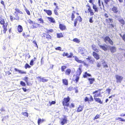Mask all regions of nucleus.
I'll return each mask as SVG.
<instances>
[{"label":"nucleus","mask_w":125,"mask_h":125,"mask_svg":"<svg viewBox=\"0 0 125 125\" xmlns=\"http://www.w3.org/2000/svg\"><path fill=\"white\" fill-rule=\"evenodd\" d=\"M81 72V69L80 68H79L76 73V75H74V78L75 79V80L76 82L78 81L79 78V76L80 75Z\"/></svg>","instance_id":"f257e3e1"},{"label":"nucleus","mask_w":125,"mask_h":125,"mask_svg":"<svg viewBox=\"0 0 125 125\" xmlns=\"http://www.w3.org/2000/svg\"><path fill=\"white\" fill-rule=\"evenodd\" d=\"M70 99L69 96L66 98H65L62 102L64 106H68L69 104L68 103Z\"/></svg>","instance_id":"f03ea898"},{"label":"nucleus","mask_w":125,"mask_h":125,"mask_svg":"<svg viewBox=\"0 0 125 125\" xmlns=\"http://www.w3.org/2000/svg\"><path fill=\"white\" fill-rule=\"evenodd\" d=\"M104 42L107 44L110 43L111 45H113V42L110 38L108 36L106 37L104 39Z\"/></svg>","instance_id":"7ed1b4c3"},{"label":"nucleus","mask_w":125,"mask_h":125,"mask_svg":"<svg viewBox=\"0 0 125 125\" xmlns=\"http://www.w3.org/2000/svg\"><path fill=\"white\" fill-rule=\"evenodd\" d=\"M115 76L116 80V82L120 83L123 79V77L118 75H116Z\"/></svg>","instance_id":"20e7f679"},{"label":"nucleus","mask_w":125,"mask_h":125,"mask_svg":"<svg viewBox=\"0 0 125 125\" xmlns=\"http://www.w3.org/2000/svg\"><path fill=\"white\" fill-rule=\"evenodd\" d=\"M67 118L65 116L64 118H62L61 119V123L62 125H63L67 123Z\"/></svg>","instance_id":"39448f33"},{"label":"nucleus","mask_w":125,"mask_h":125,"mask_svg":"<svg viewBox=\"0 0 125 125\" xmlns=\"http://www.w3.org/2000/svg\"><path fill=\"white\" fill-rule=\"evenodd\" d=\"M110 50L112 53L115 52L116 51V48L115 46H110Z\"/></svg>","instance_id":"423d86ee"},{"label":"nucleus","mask_w":125,"mask_h":125,"mask_svg":"<svg viewBox=\"0 0 125 125\" xmlns=\"http://www.w3.org/2000/svg\"><path fill=\"white\" fill-rule=\"evenodd\" d=\"M93 56L96 59V60H98L99 59V55L95 52H93Z\"/></svg>","instance_id":"0eeeda50"},{"label":"nucleus","mask_w":125,"mask_h":125,"mask_svg":"<svg viewBox=\"0 0 125 125\" xmlns=\"http://www.w3.org/2000/svg\"><path fill=\"white\" fill-rule=\"evenodd\" d=\"M99 46L100 48L102 49L105 51H106L107 50V46L105 45L104 46H102L101 45H99Z\"/></svg>","instance_id":"6e6552de"},{"label":"nucleus","mask_w":125,"mask_h":125,"mask_svg":"<svg viewBox=\"0 0 125 125\" xmlns=\"http://www.w3.org/2000/svg\"><path fill=\"white\" fill-rule=\"evenodd\" d=\"M92 48L94 51L97 52H99V50L96 47V46L94 45H92Z\"/></svg>","instance_id":"1a4fd4ad"},{"label":"nucleus","mask_w":125,"mask_h":125,"mask_svg":"<svg viewBox=\"0 0 125 125\" xmlns=\"http://www.w3.org/2000/svg\"><path fill=\"white\" fill-rule=\"evenodd\" d=\"M83 106L80 105L78 107L77 111L78 112L81 111L83 109Z\"/></svg>","instance_id":"9d476101"},{"label":"nucleus","mask_w":125,"mask_h":125,"mask_svg":"<svg viewBox=\"0 0 125 125\" xmlns=\"http://www.w3.org/2000/svg\"><path fill=\"white\" fill-rule=\"evenodd\" d=\"M39 25H40L36 23H33L32 24V26L33 27V28H35L38 27H41L39 26Z\"/></svg>","instance_id":"9b49d317"},{"label":"nucleus","mask_w":125,"mask_h":125,"mask_svg":"<svg viewBox=\"0 0 125 125\" xmlns=\"http://www.w3.org/2000/svg\"><path fill=\"white\" fill-rule=\"evenodd\" d=\"M17 30L19 32H21L22 31V27L21 25H19L18 26Z\"/></svg>","instance_id":"f8f14e48"},{"label":"nucleus","mask_w":125,"mask_h":125,"mask_svg":"<svg viewBox=\"0 0 125 125\" xmlns=\"http://www.w3.org/2000/svg\"><path fill=\"white\" fill-rule=\"evenodd\" d=\"M44 11L48 15H51L52 14V11L50 10H47L45 9H44Z\"/></svg>","instance_id":"ddd939ff"},{"label":"nucleus","mask_w":125,"mask_h":125,"mask_svg":"<svg viewBox=\"0 0 125 125\" xmlns=\"http://www.w3.org/2000/svg\"><path fill=\"white\" fill-rule=\"evenodd\" d=\"M112 10L115 13H117L118 11L117 8L115 6H114L112 8Z\"/></svg>","instance_id":"4468645a"},{"label":"nucleus","mask_w":125,"mask_h":125,"mask_svg":"<svg viewBox=\"0 0 125 125\" xmlns=\"http://www.w3.org/2000/svg\"><path fill=\"white\" fill-rule=\"evenodd\" d=\"M15 70L16 72H19V73H22V74H26V72H24L23 71H21V70H18L16 68H15Z\"/></svg>","instance_id":"2eb2a0df"},{"label":"nucleus","mask_w":125,"mask_h":125,"mask_svg":"<svg viewBox=\"0 0 125 125\" xmlns=\"http://www.w3.org/2000/svg\"><path fill=\"white\" fill-rule=\"evenodd\" d=\"M93 8L95 12H98V8L94 4H93Z\"/></svg>","instance_id":"dca6fc26"},{"label":"nucleus","mask_w":125,"mask_h":125,"mask_svg":"<svg viewBox=\"0 0 125 125\" xmlns=\"http://www.w3.org/2000/svg\"><path fill=\"white\" fill-rule=\"evenodd\" d=\"M47 18L49 20L52 22L54 23L55 22L54 19L52 17H47Z\"/></svg>","instance_id":"f3484780"},{"label":"nucleus","mask_w":125,"mask_h":125,"mask_svg":"<svg viewBox=\"0 0 125 125\" xmlns=\"http://www.w3.org/2000/svg\"><path fill=\"white\" fill-rule=\"evenodd\" d=\"M59 27L60 29L62 30H63L65 28V27L63 25L60 24L59 25Z\"/></svg>","instance_id":"a211bd4d"},{"label":"nucleus","mask_w":125,"mask_h":125,"mask_svg":"<svg viewBox=\"0 0 125 125\" xmlns=\"http://www.w3.org/2000/svg\"><path fill=\"white\" fill-rule=\"evenodd\" d=\"M94 99L96 101L98 102L100 104H102L103 102H101V100L100 99L97 98H94Z\"/></svg>","instance_id":"6ab92c4d"},{"label":"nucleus","mask_w":125,"mask_h":125,"mask_svg":"<svg viewBox=\"0 0 125 125\" xmlns=\"http://www.w3.org/2000/svg\"><path fill=\"white\" fill-rule=\"evenodd\" d=\"M71 70L69 69H67L65 72V73L66 75H69L71 72Z\"/></svg>","instance_id":"aec40b11"},{"label":"nucleus","mask_w":125,"mask_h":125,"mask_svg":"<svg viewBox=\"0 0 125 125\" xmlns=\"http://www.w3.org/2000/svg\"><path fill=\"white\" fill-rule=\"evenodd\" d=\"M91 76V75L90 74L87 73V72H85L83 75V77L84 78H85L88 76Z\"/></svg>","instance_id":"412c9836"},{"label":"nucleus","mask_w":125,"mask_h":125,"mask_svg":"<svg viewBox=\"0 0 125 125\" xmlns=\"http://www.w3.org/2000/svg\"><path fill=\"white\" fill-rule=\"evenodd\" d=\"M88 80L90 82V84H91L93 83V81H94L95 80L94 78H89L88 79Z\"/></svg>","instance_id":"4be33fe9"},{"label":"nucleus","mask_w":125,"mask_h":125,"mask_svg":"<svg viewBox=\"0 0 125 125\" xmlns=\"http://www.w3.org/2000/svg\"><path fill=\"white\" fill-rule=\"evenodd\" d=\"M75 60L78 62L79 63H81L82 62V61L81 60H79V59L76 57H75Z\"/></svg>","instance_id":"5701e85b"},{"label":"nucleus","mask_w":125,"mask_h":125,"mask_svg":"<svg viewBox=\"0 0 125 125\" xmlns=\"http://www.w3.org/2000/svg\"><path fill=\"white\" fill-rule=\"evenodd\" d=\"M5 20L3 19H2L0 21V23L1 24H2L3 25V26H5Z\"/></svg>","instance_id":"b1692460"},{"label":"nucleus","mask_w":125,"mask_h":125,"mask_svg":"<svg viewBox=\"0 0 125 125\" xmlns=\"http://www.w3.org/2000/svg\"><path fill=\"white\" fill-rule=\"evenodd\" d=\"M63 83L65 85H67L68 84L67 81L66 79H63Z\"/></svg>","instance_id":"393cba45"},{"label":"nucleus","mask_w":125,"mask_h":125,"mask_svg":"<svg viewBox=\"0 0 125 125\" xmlns=\"http://www.w3.org/2000/svg\"><path fill=\"white\" fill-rule=\"evenodd\" d=\"M28 77H26L24 78L23 80H24L27 83V85H29V83H28Z\"/></svg>","instance_id":"a878e982"},{"label":"nucleus","mask_w":125,"mask_h":125,"mask_svg":"<svg viewBox=\"0 0 125 125\" xmlns=\"http://www.w3.org/2000/svg\"><path fill=\"white\" fill-rule=\"evenodd\" d=\"M44 36L47 39H51V36L48 34H45Z\"/></svg>","instance_id":"bb28decb"},{"label":"nucleus","mask_w":125,"mask_h":125,"mask_svg":"<svg viewBox=\"0 0 125 125\" xmlns=\"http://www.w3.org/2000/svg\"><path fill=\"white\" fill-rule=\"evenodd\" d=\"M43 120H41L40 118L38 120V123L39 125V124L43 122L44 121Z\"/></svg>","instance_id":"cd10ccee"},{"label":"nucleus","mask_w":125,"mask_h":125,"mask_svg":"<svg viewBox=\"0 0 125 125\" xmlns=\"http://www.w3.org/2000/svg\"><path fill=\"white\" fill-rule=\"evenodd\" d=\"M67 67L66 66H63L61 67V70L62 72H63L64 71V70L66 69Z\"/></svg>","instance_id":"c85d7f7f"},{"label":"nucleus","mask_w":125,"mask_h":125,"mask_svg":"<svg viewBox=\"0 0 125 125\" xmlns=\"http://www.w3.org/2000/svg\"><path fill=\"white\" fill-rule=\"evenodd\" d=\"M57 36L58 38H60L62 37L63 36V35L62 33L57 34Z\"/></svg>","instance_id":"c756f323"},{"label":"nucleus","mask_w":125,"mask_h":125,"mask_svg":"<svg viewBox=\"0 0 125 125\" xmlns=\"http://www.w3.org/2000/svg\"><path fill=\"white\" fill-rule=\"evenodd\" d=\"M38 21H40V23L42 24L44 23V21L41 18H39L38 20Z\"/></svg>","instance_id":"7c9ffc66"},{"label":"nucleus","mask_w":125,"mask_h":125,"mask_svg":"<svg viewBox=\"0 0 125 125\" xmlns=\"http://www.w3.org/2000/svg\"><path fill=\"white\" fill-rule=\"evenodd\" d=\"M15 13L16 15H18V13H19V10L17 9H15Z\"/></svg>","instance_id":"2f4dec72"},{"label":"nucleus","mask_w":125,"mask_h":125,"mask_svg":"<svg viewBox=\"0 0 125 125\" xmlns=\"http://www.w3.org/2000/svg\"><path fill=\"white\" fill-rule=\"evenodd\" d=\"M41 80L42 81V82H47L48 81V80L46 79H45L44 78H42L41 79Z\"/></svg>","instance_id":"473e14b6"},{"label":"nucleus","mask_w":125,"mask_h":125,"mask_svg":"<svg viewBox=\"0 0 125 125\" xmlns=\"http://www.w3.org/2000/svg\"><path fill=\"white\" fill-rule=\"evenodd\" d=\"M116 120H119L120 121H125V120L124 119H122L121 118L118 117L116 119Z\"/></svg>","instance_id":"72a5a7b5"},{"label":"nucleus","mask_w":125,"mask_h":125,"mask_svg":"<svg viewBox=\"0 0 125 125\" xmlns=\"http://www.w3.org/2000/svg\"><path fill=\"white\" fill-rule=\"evenodd\" d=\"M73 41L74 42H76L77 43H79L80 42L79 41L77 38H75L73 39Z\"/></svg>","instance_id":"f704fd0d"},{"label":"nucleus","mask_w":125,"mask_h":125,"mask_svg":"<svg viewBox=\"0 0 125 125\" xmlns=\"http://www.w3.org/2000/svg\"><path fill=\"white\" fill-rule=\"evenodd\" d=\"M49 103L50 104V106H51L52 104H54L56 103L55 101H52L51 102L50 101H49Z\"/></svg>","instance_id":"c9c22d12"},{"label":"nucleus","mask_w":125,"mask_h":125,"mask_svg":"<svg viewBox=\"0 0 125 125\" xmlns=\"http://www.w3.org/2000/svg\"><path fill=\"white\" fill-rule=\"evenodd\" d=\"M25 67L26 69H27V68H30L31 66L28 64L27 63L25 64Z\"/></svg>","instance_id":"e433bc0d"},{"label":"nucleus","mask_w":125,"mask_h":125,"mask_svg":"<svg viewBox=\"0 0 125 125\" xmlns=\"http://www.w3.org/2000/svg\"><path fill=\"white\" fill-rule=\"evenodd\" d=\"M20 83L21 85H22V86H25L26 84H25V83L24 82H23L22 81H21L20 82Z\"/></svg>","instance_id":"4c0bfd02"},{"label":"nucleus","mask_w":125,"mask_h":125,"mask_svg":"<svg viewBox=\"0 0 125 125\" xmlns=\"http://www.w3.org/2000/svg\"><path fill=\"white\" fill-rule=\"evenodd\" d=\"M120 22L122 24H124V21L123 19H120L119 20Z\"/></svg>","instance_id":"58836bf2"},{"label":"nucleus","mask_w":125,"mask_h":125,"mask_svg":"<svg viewBox=\"0 0 125 125\" xmlns=\"http://www.w3.org/2000/svg\"><path fill=\"white\" fill-rule=\"evenodd\" d=\"M25 10H26V11L27 13V14L29 15H30V12L29 11L27 10L26 9V7H25Z\"/></svg>","instance_id":"ea45409f"},{"label":"nucleus","mask_w":125,"mask_h":125,"mask_svg":"<svg viewBox=\"0 0 125 125\" xmlns=\"http://www.w3.org/2000/svg\"><path fill=\"white\" fill-rule=\"evenodd\" d=\"M5 26H3V28L4 30H3V32L4 33H5L6 32V31L7 30V28L5 27Z\"/></svg>","instance_id":"a19ab883"},{"label":"nucleus","mask_w":125,"mask_h":125,"mask_svg":"<svg viewBox=\"0 0 125 125\" xmlns=\"http://www.w3.org/2000/svg\"><path fill=\"white\" fill-rule=\"evenodd\" d=\"M47 31L48 33H49L50 32H52L53 31V30L52 29H51L49 30H47Z\"/></svg>","instance_id":"79ce46f5"},{"label":"nucleus","mask_w":125,"mask_h":125,"mask_svg":"<svg viewBox=\"0 0 125 125\" xmlns=\"http://www.w3.org/2000/svg\"><path fill=\"white\" fill-rule=\"evenodd\" d=\"M21 114H22L23 115H24L25 116H26L27 117L28 116V114L26 112H25V113L22 112L21 113Z\"/></svg>","instance_id":"37998d69"},{"label":"nucleus","mask_w":125,"mask_h":125,"mask_svg":"<svg viewBox=\"0 0 125 125\" xmlns=\"http://www.w3.org/2000/svg\"><path fill=\"white\" fill-rule=\"evenodd\" d=\"M103 65L104 67H108L107 64H106L105 62H104L103 63Z\"/></svg>","instance_id":"c03bdc74"},{"label":"nucleus","mask_w":125,"mask_h":125,"mask_svg":"<svg viewBox=\"0 0 125 125\" xmlns=\"http://www.w3.org/2000/svg\"><path fill=\"white\" fill-rule=\"evenodd\" d=\"M77 20L76 19H75L74 21V26L75 27L76 26V24L77 23Z\"/></svg>","instance_id":"a18cd8bd"},{"label":"nucleus","mask_w":125,"mask_h":125,"mask_svg":"<svg viewBox=\"0 0 125 125\" xmlns=\"http://www.w3.org/2000/svg\"><path fill=\"white\" fill-rule=\"evenodd\" d=\"M100 94V92H99V93L97 94H95L94 96V98H95V97L98 96H99Z\"/></svg>","instance_id":"49530a36"},{"label":"nucleus","mask_w":125,"mask_h":125,"mask_svg":"<svg viewBox=\"0 0 125 125\" xmlns=\"http://www.w3.org/2000/svg\"><path fill=\"white\" fill-rule=\"evenodd\" d=\"M99 115H97L95 116L94 118V120H95V119H97L98 118H99Z\"/></svg>","instance_id":"de8ad7c7"},{"label":"nucleus","mask_w":125,"mask_h":125,"mask_svg":"<svg viewBox=\"0 0 125 125\" xmlns=\"http://www.w3.org/2000/svg\"><path fill=\"white\" fill-rule=\"evenodd\" d=\"M63 56H68V57H70V56H69L68 55V54L67 53H65V52L63 53Z\"/></svg>","instance_id":"09e8293b"},{"label":"nucleus","mask_w":125,"mask_h":125,"mask_svg":"<svg viewBox=\"0 0 125 125\" xmlns=\"http://www.w3.org/2000/svg\"><path fill=\"white\" fill-rule=\"evenodd\" d=\"M15 17H16V18H15L14 19H16L17 20H19V17L18 16V15L16 14Z\"/></svg>","instance_id":"8fccbe9b"},{"label":"nucleus","mask_w":125,"mask_h":125,"mask_svg":"<svg viewBox=\"0 0 125 125\" xmlns=\"http://www.w3.org/2000/svg\"><path fill=\"white\" fill-rule=\"evenodd\" d=\"M111 90V89L109 88L107 89L106 90V91L108 92V94H110Z\"/></svg>","instance_id":"3c124183"},{"label":"nucleus","mask_w":125,"mask_h":125,"mask_svg":"<svg viewBox=\"0 0 125 125\" xmlns=\"http://www.w3.org/2000/svg\"><path fill=\"white\" fill-rule=\"evenodd\" d=\"M61 48L60 47H58L57 48H55V49L56 50H58L59 51L61 50Z\"/></svg>","instance_id":"603ef678"},{"label":"nucleus","mask_w":125,"mask_h":125,"mask_svg":"<svg viewBox=\"0 0 125 125\" xmlns=\"http://www.w3.org/2000/svg\"><path fill=\"white\" fill-rule=\"evenodd\" d=\"M105 3L106 4H108V2L110 1V0H104Z\"/></svg>","instance_id":"864d4df0"},{"label":"nucleus","mask_w":125,"mask_h":125,"mask_svg":"<svg viewBox=\"0 0 125 125\" xmlns=\"http://www.w3.org/2000/svg\"><path fill=\"white\" fill-rule=\"evenodd\" d=\"M93 17H91L90 18L89 21L90 23H93V21L92 20Z\"/></svg>","instance_id":"5fc2aeb1"},{"label":"nucleus","mask_w":125,"mask_h":125,"mask_svg":"<svg viewBox=\"0 0 125 125\" xmlns=\"http://www.w3.org/2000/svg\"><path fill=\"white\" fill-rule=\"evenodd\" d=\"M113 22V20L112 19L109 18V22Z\"/></svg>","instance_id":"6e6d98bb"},{"label":"nucleus","mask_w":125,"mask_h":125,"mask_svg":"<svg viewBox=\"0 0 125 125\" xmlns=\"http://www.w3.org/2000/svg\"><path fill=\"white\" fill-rule=\"evenodd\" d=\"M33 61L31 60L30 62V65H31V66L33 65L34 64L33 63Z\"/></svg>","instance_id":"4d7b16f0"},{"label":"nucleus","mask_w":125,"mask_h":125,"mask_svg":"<svg viewBox=\"0 0 125 125\" xmlns=\"http://www.w3.org/2000/svg\"><path fill=\"white\" fill-rule=\"evenodd\" d=\"M89 99L87 97H86L84 99V101L85 102L87 101H89Z\"/></svg>","instance_id":"13d9d810"},{"label":"nucleus","mask_w":125,"mask_h":125,"mask_svg":"<svg viewBox=\"0 0 125 125\" xmlns=\"http://www.w3.org/2000/svg\"><path fill=\"white\" fill-rule=\"evenodd\" d=\"M28 21L29 23L31 24L32 23L33 24V21L31 20Z\"/></svg>","instance_id":"bf43d9fd"},{"label":"nucleus","mask_w":125,"mask_h":125,"mask_svg":"<svg viewBox=\"0 0 125 125\" xmlns=\"http://www.w3.org/2000/svg\"><path fill=\"white\" fill-rule=\"evenodd\" d=\"M75 17V16L72 13V14L71 18L72 19H74Z\"/></svg>","instance_id":"052dcab7"},{"label":"nucleus","mask_w":125,"mask_h":125,"mask_svg":"<svg viewBox=\"0 0 125 125\" xmlns=\"http://www.w3.org/2000/svg\"><path fill=\"white\" fill-rule=\"evenodd\" d=\"M122 39L125 41V34H124L122 37Z\"/></svg>","instance_id":"680f3d73"},{"label":"nucleus","mask_w":125,"mask_h":125,"mask_svg":"<svg viewBox=\"0 0 125 125\" xmlns=\"http://www.w3.org/2000/svg\"><path fill=\"white\" fill-rule=\"evenodd\" d=\"M83 63V64L85 66H88V65L86 63L84 62L83 61H82V62Z\"/></svg>","instance_id":"e2e57ef3"},{"label":"nucleus","mask_w":125,"mask_h":125,"mask_svg":"<svg viewBox=\"0 0 125 125\" xmlns=\"http://www.w3.org/2000/svg\"><path fill=\"white\" fill-rule=\"evenodd\" d=\"M90 101H93V98L92 96H90Z\"/></svg>","instance_id":"0e129e2a"},{"label":"nucleus","mask_w":125,"mask_h":125,"mask_svg":"<svg viewBox=\"0 0 125 125\" xmlns=\"http://www.w3.org/2000/svg\"><path fill=\"white\" fill-rule=\"evenodd\" d=\"M104 16L106 18H108V15L106 13H105L104 14Z\"/></svg>","instance_id":"69168bd1"},{"label":"nucleus","mask_w":125,"mask_h":125,"mask_svg":"<svg viewBox=\"0 0 125 125\" xmlns=\"http://www.w3.org/2000/svg\"><path fill=\"white\" fill-rule=\"evenodd\" d=\"M0 111H1L2 112V111H5V110H4V109L3 108H2L1 109H0Z\"/></svg>","instance_id":"338daca9"},{"label":"nucleus","mask_w":125,"mask_h":125,"mask_svg":"<svg viewBox=\"0 0 125 125\" xmlns=\"http://www.w3.org/2000/svg\"><path fill=\"white\" fill-rule=\"evenodd\" d=\"M90 14L91 16H92L94 15V13L93 12H90Z\"/></svg>","instance_id":"774afa93"}]
</instances>
